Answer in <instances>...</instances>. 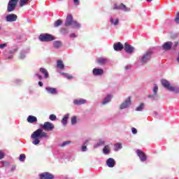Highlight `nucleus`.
<instances>
[{
  "mask_svg": "<svg viewBox=\"0 0 179 179\" xmlns=\"http://www.w3.org/2000/svg\"><path fill=\"white\" fill-rule=\"evenodd\" d=\"M31 138L34 139L32 142L33 145H38V143H40V139H43V138H48V134H47L45 131H43L42 129H38L33 132Z\"/></svg>",
  "mask_w": 179,
  "mask_h": 179,
  "instance_id": "1",
  "label": "nucleus"
},
{
  "mask_svg": "<svg viewBox=\"0 0 179 179\" xmlns=\"http://www.w3.org/2000/svg\"><path fill=\"white\" fill-rule=\"evenodd\" d=\"M64 26L66 27H69V26H73L76 29H79L80 27V24L78 23L77 21L73 20V16L71 14H68L66 18Z\"/></svg>",
  "mask_w": 179,
  "mask_h": 179,
  "instance_id": "2",
  "label": "nucleus"
},
{
  "mask_svg": "<svg viewBox=\"0 0 179 179\" xmlns=\"http://www.w3.org/2000/svg\"><path fill=\"white\" fill-rule=\"evenodd\" d=\"M161 83L165 89L169 90V92H173V93H179V87H173L167 80H162Z\"/></svg>",
  "mask_w": 179,
  "mask_h": 179,
  "instance_id": "3",
  "label": "nucleus"
},
{
  "mask_svg": "<svg viewBox=\"0 0 179 179\" xmlns=\"http://www.w3.org/2000/svg\"><path fill=\"white\" fill-rule=\"evenodd\" d=\"M38 38L40 41H43L45 43H48V41H54V40H55V37L50 34H41Z\"/></svg>",
  "mask_w": 179,
  "mask_h": 179,
  "instance_id": "4",
  "label": "nucleus"
},
{
  "mask_svg": "<svg viewBox=\"0 0 179 179\" xmlns=\"http://www.w3.org/2000/svg\"><path fill=\"white\" fill-rule=\"evenodd\" d=\"M17 2H19V0H10L8 3L7 12H13L16 8Z\"/></svg>",
  "mask_w": 179,
  "mask_h": 179,
  "instance_id": "5",
  "label": "nucleus"
},
{
  "mask_svg": "<svg viewBox=\"0 0 179 179\" xmlns=\"http://www.w3.org/2000/svg\"><path fill=\"white\" fill-rule=\"evenodd\" d=\"M153 54V52L152 50H149L143 55V56L141 58V62L143 64H146L148 61H150V58H152V55Z\"/></svg>",
  "mask_w": 179,
  "mask_h": 179,
  "instance_id": "6",
  "label": "nucleus"
},
{
  "mask_svg": "<svg viewBox=\"0 0 179 179\" xmlns=\"http://www.w3.org/2000/svg\"><path fill=\"white\" fill-rule=\"evenodd\" d=\"M42 128L44 131H52L55 127L54 126V124L50 122H44Z\"/></svg>",
  "mask_w": 179,
  "mask_h": 179,
  "instance_id": "7",
  "label": "nucleus"
},
{
  "mask_svg": "<svg viewBox=\"0 0 179 179\" xmlns=\"http://www.w3.org/2000/svg\"><path fill=\"white\" fill-rule=\"evenodd\" d=\"M137 156H138L141 162H146L148 160V156H146V154L143 152V151L141 150H137L136 151Z\"/></svg>",
  "mask_w": 179,
  "mask_h": 179,
  "instance_id": "8",
  "label": "nucleus"
},
{
  "mask_svg": "<svg viewBox=\"0 0 179 179\" xmlns=\"http://www.w3.org/2000/svg\"><path fill=\"white\" fill-rule=\"evenodd\" d=\"M124 51H126V52H127V54H132V52H134V50H135V48L129 45V43H124Z\"/></svg>",
  "mask_w": 179,
  "mask_h": 179,
  "instance_id": "9",
  "label": "nucleus"
},
{
  "mask_svg": "<svg viewBox=\"0 0 179 179\" xmlns=\"http://www.w3.org/2000/svg\"><path fill=\"white\" fill-rule=\"evenodd\" d=\"M40 179H52L54 178V175L48 173V172H45L42 173L39 175Z\"/></svg>",
  "mask_w": 179,
  "mask_h": 179,
  "instance_id": "10",
  "label": "nucleus"
},
{
  "mask_svg": "<svg viewBox=\"0 0 179 179\" xmlns=\"http://www.w3.org/2000/svg\"><path fill=\"white\" fill-rule=\"evenodd\" d=\"M172 47H173V42L168 41L163 44L162 50H164V51H170V50H171Z\"/></svg>",
  "mask_w": 179,
  "mask_h": 179,
  "instance_id": "11",
  "label": "nucleus"
},
{
  "mask_svg": "<svg viewBox=\"0 0 179 179\" xmlns=\"http://www.w3.org/2000/svg\"><path fill=\"white\" fill-rule=\"evenodd\" d=\"M131 106V97H128L124 102H123L120 105V110H124V108H127Z\"/></svg>",
  "mask_w": 179,
  "mask_h": 179,
  "instance_id": "12",
  "label": "nucleus"
},
{
  "mask_svg": "<svg viewBox=\"0 0 179 179\" xmlns=\"http://www.w3.org/2000/svg\"><path fill=\"white\" fill-rule=\"evenodd\" d=\"M6 22H16L17 20V15L15 14H10L6 17Z\"/></svg>",
  "mask_w": 179,
  "mask_h": 179,
  "instance_id": "13",
  "label": "nucleus"
},
{
  "mask_svg": "<svg viewBox=\"0 0 179 179\" xmlns=\"http://www.w3.org/2000/svg\"><path fill=\"white\" fill-rule=\"evenodd\" d=\"M92 73L94 76H101V75H103L104 70L102 69H94L92 70Z\"/></svg>",
  "mask_w": 179,
  "mask_h": 179,
  "instance_id": "14",
  "label": "nucleus"
},
{
  "mask_svg": "<svg viewBox=\"0 0 179 179\" xmlns=\"http://www.w3.org/2000/svg\"><path fill=\"white\" fill-rule=\"evenodd\" d=\"M113 48L115 51H122L124 48V45H122L121 42H118V43H114Z\"/></svg>",
  "mask_w": 179,
  "mask_h": 179,
  "instance_id": "15",
  "label": "nucleus"
},
{
  "mask_svg": "<svg viewBox=\"0 0 179 179\" xmlns=\"http://www.w3.org/2000/svg\"><path fill=\"white\" fill-rule=\"evenodd\" d=\"M106 164L108 167L113 168L114 166H115V160H114L113 158H109L106 161Z\"/></svg>",
  "mask_w": 179,
  "mask_h": 179,
  "instance_id": "16",
  "label": "nucleus"
},
{
  "mask_svg": "<svg viewBox=\"0 0 179 179\" xmlns=\"http://www.w3.org/2000/svg\"><path fill=\"white\" fill-rule=\"evenodd\" d=\"M27 121L29 124H34V122H37V117L36 116L29 115Z\"/></svg>",
  "mask_w": 179,
  "mask_h": 179,
  "instance_id": "17",
  "label": "nucleus"
},
{
  "mask_svg": "<svg viewBox=\"0 0 179 179\" xmlns=\"http://www.w3.org/2000/svg\"><path fill=\"white\" fill-rule=\"evenodd\" d=\"M86 99H75L73 101V103L76 106H82V104H85Z\"/></svg>",
  "mask_w": 179,
  "mask_h": 179,
  "instance_id": "18",
  "label": "nucleus"
},
{
  "mask_svg": "<svg viewBox=\"0 0 179 179\" xmlns=\"http://www.w3.org/2000/svg\"><path fill=\"white\" fill-rule=\"evenodd\" d=\"M46 90L49 94H57V89L51 87H47Z\"/></svg>",
  "mask_w": 179,
  "mask_h": 179,
  "instance_id": "19",
  "label": "nucleus"
},
{
  "mask_svg": "<svg viewBox=\"0 0 179 179\" xmlns=\"http://www.w3.org/2000/svg\"><path fill=\"white\" fill-rule=\"evenodd\" d=\"M97 64L99 65H104V64H107V59L104 57H99L96 59Z\"/></svg>",
  "mask_w": 179,
  "mask_h": 179,
  "instance_id": "20",
  "label": "nucleus"
},
{
  "mask_svg": "<svg viewBox=\"0 0 179 179\" xmlns=\"http://www.w3.org/2000/svg\"><path fill=\"white\" fill-rule=\"evenodd\" d=\"M120 10H124V12H129V10H131V8L127 7V6L122 3L120 4Z\"/></svg>",
  "mask_w": 179,
  "mask_h": 179,
  "instance_id": "21",
  "label": "nucleus"
},
{
  "mask_svg": "<svg viewBox=\"0 0 179 179\" xmlns=\"http://www.w3.org/2000/svg\"><path fill=\"white\" fill-rule=\"evenodd\" d=\"M40 72H41V73H43L44 75L45 79H48L49 74H48V71H47V69H45L44 68H41Z\"/></svg>",
  "mask_w": 179,
  "mask_h": 179,
  "instance_id": "22",
  "label": "nucleus"
},
{
  "mask_svg": "<svg viewBox=\"0 0 179 179\" xmlns=\"http://www.w3.org/2000/svg\"><path fill=\"white\" fill-rule=\"evenodd\" d=\"M111 99H113V96L111 94L108 95L102 102V104H107V103H110L111 101Z\"/></svg>",
  "mask_w": 179,
  "mask_h": 179,
  "instance_id": "23",
  "label": "nucleus"
},
{
  "mask_svg": "<svg viewBox=\"0 0 179 179\" xmlns=\"http://www.w3.org/2000/svg\"><path fill=\"white\" fill-rule=\"evenodd\" d=\"M54 48H59V47H62V43L59 41H56L53 43Z\"/></svg>",
  "mask_w": 179,
  "mask_h": 179,
  "instance_id": "24",
  "label": "nucleus"
},
{
  "mask_svg": "<svg viewBox=\"0 0 179 179\" xmlns=\"http://www.w3.org/2000/svg\"><path fill=\"white\" fill-rule=\"evenodd\" d=\"M57 68H59V69H64V68H65L64 62L62 60H57Z\"/></svg>",
  "mask_w": 179,
  "mask_h": 179,
  "instance_id": "25",
  "label": "nucleus"
},
{
  "mask_svg": "<svg viewBox=\"0 0 179 179\" xmlns=\"http://www.w3.org/2000/svg\"><path fill=\"white\" fill-rule=\"evenodd\" d=\"M68 118H69V115H66L62 120V123L63 125H66L68 124Z\"/></svg>",
  "mask_w": 179,
  "mask_h": 179,
  "instance_id": "26",
  "label": "nucleus"
},
{
  "mask_svg": "<svg viewBox=\"0 0 179 179\" xmlns=\"http://www.w3.org/2000/svg\"><path fill=\"white\" fill-rule=\"evenodd\" d=\"M62 75H64V78H66V79H69V80L73 79V76L67 73H62Z\"/></svg>",
  "mask_w": 179,
  "mask_h": 179,
  "instance_id": "27",
  "label": "nucleus"
},
{
  "mask_svg": "<svg viewBox=\"0 0 179 179\" xmlns=\"http://www.w3.org/2000/svg\"><path fill=\"white\" fill-rule=\"evenodd\" d=\"M120 149H122V144L117 143L115 145V152H118Z\"/></svg>",
  "mask_w": 179,
  "mask_h": 179,
  "instance_id": "28",
  "label": "nucleus"
},
{
  "mask_svg": "<svg viewBox=\"0 0 179 179\" xmlns=\"http://www.w3.org/2000/svg\"><path fill=\"white\" fill-rule=\"evenodd\" d=\"M103 152L104 155H108V153H110V147L108 145H106L103 149Z\"/></svg>",
  "mask_w": 179,
  "mask_h": 179,
  "instance_id": "29",
  "label": "nucleus"
},
{
  "mask_svg": "<svg viewBox=\"0 0 179 179\" xmlns=\"http://www.w3.org/2000/svg\"><path fill=\"white\" fill-rule=\"evenodd\" d=\"M27 2H29V0H20V7L22 8V6H24V5H27Z\"/></svg>",
  "mask_w": 179,
  "mask_h": 179,
  "instance_id": "30",
  "label": "nucleus"
},
{
  "mask_svg": "<svg viewBox=\"0 0 179 179\" xmlns=\"http://www.w3.org/2000/svg\"><path fill=\"white\" fill-rule=\"evenodd\" d=\"M62 24V21L61 20H57L55 23L54 26L55 27H59V26H61Z\"/></svg>",
  "mask_w": 179,
  "mask_h": 179,
  "instance_id": "31",
  "label": "nucleus"
},
{
  "mask_svg": "<svg viewBox=\"0 0 179 179\" xmlns=\"http://www.w3.org/2000/svg\"><path fill=\"white\" fill-rule=\"evenodd\" d=\"M87 142H89V140H86V141L84 143V145L82 146L83 152H86V150H87V148L86 147V145H87Z\"/></svg>",
  "mask_w": 179,
  "mask_h": 179,
  "instance_id": "32",
  "label": "nucleus"
},
{
  "mask_svg": "<svg viewBox=\"0 0 179 179\" xmlns=\"http://www.w3.org/2000/svg\"><path fill=\"white\" fill-rule=\"evenodd\" d=\"M158 90H159V87L157 85H155L154 89H153L154 95L157 96Z\"/></svg>",
  "mask_w": 179,
  "mask_h": 179,
  "instance_id": "33",
  "label": "nucleus"
},
{
  "mask_svg": "<svg viewBox=\"0 0 179 179\" xmlns=\"http://www.w3.org/2000/svg\"><path fill=\"white\" fill-rule=\"evenodd\" d=\"M143 107H145V104H143V103L140 104V106L136 108V111H142V110H143Z\"/></svg>",
  "mask_w": 179,
  "mask_h": 179,
  "instance_id": "34",
  "label": "nucleus"
},
{
  "mask_svg": "<svg viewBox=\"0 0 179 179\" xmlns=\"http://www.w3.org/2000/svg\"><path fill=\"white\" fill-rule=\"evenodd\" d=\"M25 159H26V155L21 154L20 155V158H19L20 162H23Z\"/></svg>",
  "mask_w": 179,
  "mask_h": 179,
  "instance_id": "35",
  "label": "nucleus"
},
{
  "mask_svg": "<svg viewBox=\"0 0 179 179\" xmlns=\"http://www.w3.org/2000/svg\"><path fill=\"white\" fill-rule=\"evenodd\" d=\"M120 22V21H119V20L118 19H117V20H115V21L114 22V19H110V23H113V24L115 25V26H117V24H118V23Z\"/></svg>",
  "mask_w": 179,
  "mask_h": 179,
  "instance_id": "36",
  "label": "nucleus"
},
{
  "mask_svg": "<svg viewBox=\"0 0 179 179\" xmlns=\"http://www.w3.org/2000/svg\"><path fill=\"white\" fill-rule=\"evenodd\" d=\"M71 143L70 141H64L62 143V144L60 145L62 148H64V146H66V145H69Z\"/></svg>",
  "mask_w": 179,
  "mask_h": 179,
  "instance_id": "37",
  "label": "nucleus"
},
{
  "mask_svg": "<svg viewBox=\"0 0 179 179\" xmlns=\"http://www.w3.org/2000/svg\"><path fill=\"white\" fill-rule=\"evenodd\" d=\"M49 118L51 121H55V120H57V116L55 115H50Z\"/></svg>",
  "mask_w": 179,
  "mask_h": 179,
  "instance_id": "38",
  "label": "nucleus"
},
{
  "mask_svg": "<svg viewBox=\"0 0 179 179\" xmlns=\"http://www.w3.org/2000/svg\"><path fill=\"white\" fill-rule=\"evenodd\" d=\"M175 22L177 24H179V12L176 13V17H175Z\"/></svg>",
  "mask_w": 179,
  "mask_h": 179,
  "instance_id": "39",
  "label": "nucleus"
},
{
  "mask_svg": "<svg viewBox=\"0 0 179 179\" xmlns=\"http://www.w3.org/2000/svg\"><path fill=\"white\" fill-rule=\"evenodd\" d=\"M71 124L73 125H75V124H76V116H74L71 118Z\"/></svg>",
  "mask_w": 179,
  "mask_h": 179,
  "instance_id": "40",
  "label": "nucleus"
},
{
  "mask_svg": "<svg viewBox=\"0 0 179 179\" xmlns=\"http://www.w3.org/2000/svg\"><path fill=\"white\" fill-rule=\"evenodd\" d=\"M178 45V41L175 42L174 45L172 46V49L177 50Z\"/></svg>",
  "mask_w": 179,
  "mask_h": 179,
  "instance_id": "41",
  "label": "nucleus"
},
{
  "mask_svg": "<svg viewBox=\"0 0 179 179\" xmlns=\"http://www.w3.org/2000/svg\"><path fill=\"white\" fill-rule=\"evenodd\" d=\"M113 9V10H120V6L117 5V3H115Z\"/></svg>",
  "mask_w": 179,
  "mask_h": 179,
  "instance_id": "42",
  "label": "nucleus"
},
{
  "mask_svg": "<svg viewBox=\"0 0 179 179\" xmlns=\"http://www.w3.org/2000/svg\"><path fill=\"white\" fill-rule=\"evenodd\" d=\"M24 58H26V55H24L23 52H21L20 55V59H24Z\"/></svg>",
  "mask_w": 179,
  "mask_h": 179,
  "instance_id": "43",
  "label": "nucleus"
},
{
  "mask_svg": "<svg viewBox=\"0 0 179 179\" xmlns=\"http://www.w3.org/2000/svg\"><path fill=\"white\" fill-rule=\"evenodd\" d=\"M131 132L134 134H138V130L135 127L131 128Z\"/></svg>",
  "mask_w": 179,
  "mask_h": 179,
  "instance_id": "44",
  "label": "nucleus"
},
{
  "mask_svg": "<svg viewBox=\"0 0 179 179\" xmlns=\"http://www.w3.org/2000/svg\"><path fill=\"white\" fill-rule=\"evenodd\" d=\"M5 157V154L2 151L0 150V160H2Z\"/></svg>",
  "mask_w": 179,
  "mask_h": 179,
  "instance_id": "45",
  "label": "nucleus"
},
{
  "mask_svg": "<svg viewBox=\"0 0 179 179\" xmlns=\"http://www.w3.org/2000/svg\"><path fill=\"white\" fill-rule=\"evenodd\" d=\"M6 45H8L6 43H3V44H0V48H5V47H6Z\"/></svg>",
  "mask_w": 179,
  "mask_h": 179,
  "instance_id": "46",
  "label": "nucleus"
},
{
  "mask_svg": "<svg viewBox=\"0 0 179 179\" xmlns=\"http://www.w3.org/2000/svg\"><path fill=\"white\" fill-rule=\"evenodd\" d=\"M148 97H149V99H155V97H156V95H155V94H150V95L148 96Z\"/></svg>",
  "mask_w": 179,
  "mask_h": 179,
  "instance_id": "47",
  "label": "nucleus"
},
{
  "mask_svg": "<svg viewBox=\"0 0 179 179\" xmlns=\"http://www.w3.org/2000/svg\"><path fill=\"white\" fill-rule=\"evenodd\" d=\"M16 170V165H13L11 167V171H15Z\"/></svg>",
  "mask_w": 179,
  "mask_h": 179,
  "instance_id": "48",
  "label": "nucleus"
},
{
  "mask_svg": "<svg viewBox=\"0 0 179 179\" xmlns=\"http://www.w3.org/2000/svg\"><path fill=\"white\" fill-rule=\"evenodd\" d=\"M36 76H38L39 80H41L43 79V76H41V75L40 74H36Z\"/></svg>",
  "mask_w": 179,
  "mask_h": 179,
  "instance_id": "49",
  "label": "nucleus"
},
{
  "mask_svg": "<svg viewBox=\"0 0 179 179\" xmlns=\"http://www.w3.org/2000/svg\"><path fill=\"white\" fill-rule=\"evenodd\" d=\"M75 5H79V0H73Z\"/></svg>",
  "mask_w": 179,
  "mask_h": 179,
  "instance_id": "50",
  "label": "nucleus"
},
{
  "mask_svg": "<svg viewBox=\"0 0 179 179\" xmlns=\"http://www.w3.org/2000/svg\"><path fill=\"white\" fill-rule=\"evenodd\" d=\"M70 37H76V35L75 34H71Z\"/></svg>",
  "mask_w": 179,
  "mask_h": 179,
  "instance_id": "51",
  "label": "nucleus"
},
{
  "mask_svg": "<svg viewBox=\"0 0 179 179\" xmlns=\"http://www.w3.org/2000/svg\"><path fill=\"white\" fill-rule=\"evenodd\" d=\"M38 85H39V86H40L41 87H43V82L39 81V82H38Z\"/></svg>",
  "mask_w": 179,
  "mask_h": 179,
  "instance_id": "52",
  "label": "nucleus"
},
{
  "mask_svg": "<svg viewBox=\"0 0 179 179\" xmlns=\"http://www.w3.org/2000/svg\"><path fill=\"white\" fill-rule=\"evenodd\" d=\"M147 2H152L153 0H146Z\"/></svg>",
  "mask_w": 179,
  "mask_h": 179,
  "instance_id": "53",
  "label": "nucleus"
},
{
  "mask_svg": "<svg viewBox=\"0 0 179 179\" xmlns=\"http://www.w3.org/2000/svg\"><path fill=\"white\" fill-rule=\"evenodd\" d=\"M10 58H13V56H11L10 57H8V59H10Z\"/></svg>",
  "mask_w": 179,
  "mask_h": 179,
  "instance_id": "54",
  "label": "nucleus"
},
{
  "mask_svg": "<svg viewBox=\"0 0 179 179\" xmlns=\"http://www.w3.org/2000/svg\"><path fill=\"white\" fill-rule=\"evenodd\" d=\"M125 69H128V67H127V66H126V67H125Z\"/></svg>",
  "mask_w": 179,
  "mask_h": 179,
  "instance_id": "55",
  "label": "nucleus"
},
{
  "mask_svg": "<svg viewBox=\"0 0 179 179\" xmlns=\"http://www.w3.org/2000/svg\"><path fill=\"white\" fill-rule=\"evenodd\" d=\"M0 30H1V27H0Z\"/></svg>",
  "mask_w": 179,
  "mask_h": 179,
  "instance_id": "56",
  "label": "nucleus"
}]
</instances>
